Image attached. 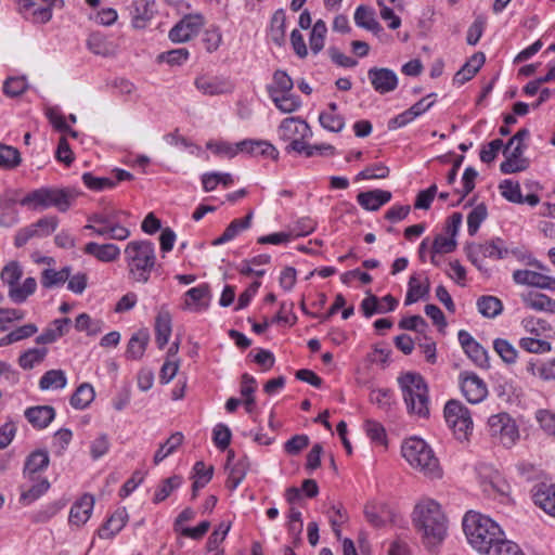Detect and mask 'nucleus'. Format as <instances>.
Wrapping results in <instances>:
<instances>
[{
    "instance_id": "1",
    "label": "nucleus",
    "mask_w": 555,
    "mask_h": 555,
    "mask_svg": "<svg viewBox=\"0 0 555 555\" xmlns=\"http://www.w3.org/2000/svg\"><path fill=\"white\" fill-rule=\"evenodd\" d=\"M468 543L486 555H525L514 542L506 540L503 530L490 517L469 511L463 518Z\"/></svg>"
},
{
    "instance_id": "2",
    "label": "nucleus",
    "mask_w": 555,
    "mask_h": 555,
    "mask_svg": "<svg viewBox=\"0 0 555 555\" xmlns=\"http://www.w3.org/2000/svg\"><path fill=\"white\" fill-rule=\"evenodd\" d=\"M413 522L422 532L427 546H435L443 541L447 534V519L440 505L434 500L418 503L413 512Z\"/></svg>"
},
{
    "instance_id": "3",
    "label": "nucleus",
    "mask_w": 555,
    "mask_h": 555,
    "mask_svg": "<svg viewBox=\"0 0 555 555\" xmlns=\"http://www.w3.org/2000/svg\"><path fill=\"white\" fill-rule=\"evenodd\" d=\"M130 276L146 283L156 262L155 247L150 241H132L125 248Z\"/></svg>"
},
{
    "instance_id": "4",
    "label": "nucleus",
    "mask_w": 555,
    "mask_h": 555,
    "mask_svg": "<svg viewBox=\"0 0 555 555\" xmlns=\"http://www.w3.org/2000/svg\"><path fill=\"white\" fill-rule=\"evenodd\" d=\"M402 455L410 465L430 478L441 476L439 461L433 449L423 439L412 437L402 444Z\"/></svg>"
},
{
    "instance_id": "5",
    "label": "nucleus",
    "mask_w": 555,
    "mask_h": 555,
    "mask_svg": "<svg viewBox=\"0 0 555 555\" xmlns=\"http://www.w3.org/2000/svg\"><path fill=\"white\" fill-rule=\"evenodd\" d=\"M403 399L410 413L421 417L429 415L428 387L422 375L408 372L398 377Z\"/></svg>"
},
{
    "instance_id": "6",
    "label": "nucleus",
    "mask_w": 555,
    "mask_h": 555,
    "mask_svg": "<svg viewBox=\"0 0 555 555\" xmlns=\"http://www.w3.org/2000/svg\"><path fill=\"white\" fill-rule=\"evenodd\" d=\"M74 199L75 194L70 190L40 188L27 193L20 201V204L30 210L42 211L50 207H55L60 211L64 212L69 208Z\"/></svg>"
},
{
    "instance_id": "7",
    "label": "nucleus",
    "mask_w": 555,
    "mask_h": 555,
    "mask_svg": "<svg viewBox=\"0 0 555 555\" xmlns=\"http://www.w3.org/2000/svg\"><path fill=\"white\" fill-rule=\"evenodd\" d=\"M444 418L459 440L467 439L473 430L469 410L457 400H450L444 406Z\"/></svg>"
},
{
    "instance_id": "8",
    "label": "nucleus",
    "mask_w": 555,
    "mask_h": 555,
    "mask_svg": "<svg viewBox=\"0 0 555 555\" xmlns=\"http://www.w3.org/2000/svg\"><path fill=\"white\" fill-rule=\"evenodd\" d=\"M488 426L491 437L505 448H512L519 438L518 427L507 413L490 416Z\"/></svg>"
},
{
    "instance_id": "9",
    "label": "nucleus",
    "mask_w": 555,
    "mask_h": 555,
    "mask_svg": "<svg viewBox=\"0 0 555 555\" xmlns=\"http://www.w3.org/2000/svg\"><path fill=\"white\" fill-rule=\"evenodd\" d=\"M507 255V249L502 246L500 238L485 244H470L467 246V257L479 270H482L485 258L502 259Z\"/></svg>"
},
{
    "instance_id": "10",
    "label": "nucleus",
    "mask_w": 555,
    "mask_h": 555,
    "mask_svg": "<svg viewBox=\"0 0 555 555\" xmlns=\"http://www.w3.org/2000/svg\"><path fill=\"white\" fill-rule=\"evenodd\" d=\"M204 23L203 15L188 14L171 28L169 39L173 42H185L201 31Z\"/></svg>"
},
{
    "instance_id": "11",
    "label": "nucleus",
    "mask_w": 555,
    "mask_h": 555,
    "mask_svg": "<svg viewBox=\"0 0 555 555\" xmlns=\"http://www.w3.org/2000/svg\"><path fill=\"white\" fill-rule=\"evenodd\" d=\"M460 385L463 396L470 403H479L488 395L486 383L475 373L462 372Z\"/></svg>"
},
{
    "instance_id": "12",
    "label": "nucleus",
    "mask_w": 555,
    "mask_h": 555,
    "mask_svg": "<svg viewBox=\"0 0 555 555\" xmlns=\"http://www.w3.org/2000/svg\"><path fill=\"white\" fill-rule=\"evenodd\" d=\"M367 78L373 89L379 94L392 92L398 87L397 74L386 67H372L367 70Z\"/></svg>"
},
{
    "instance_id": "13",
    "label": "nucleus",
    "mask_w": 555,
    "mask_h": 555,
    "mask_svg": "<svg viewBox=\"0 0 555 555\" xmlns=\"http://www.w3.org/2000/svg\"><path fill=\"white\" fill-rule=\"evenodd\" d=\"M457 337L464 352L477 366L481 369L490 366L487 350L468 332L461 330Z\"/></svg>"
},
{
    "instance_id": "14",
    "label": "nucleus",
    "mask_w": 555,
    "mask_h": 555,
    "mask_svg": "<svg viewBox=\"0 0 555 555\" xmlns=\"http://www.w3.org/2000/svg\"><path fill=\"white\" fill-rule=\"evenodd\" d=\"M513 280L516 284L519 285H528L555 292V278H552L542 272L531 270H516L513 273Z\"/></svg>"
},
{
    "instance_id": "15",
    "label": "nucleus",
    "mask_w": 555,
    "mask_h": 555,
    "mask_svg": "<svg viewBox=\"0 0 555 555\" xmlns=\"http://www.w3.org/2000/svg\"><path fill=\"white\" fill-rule=\"evenodd\" d=\"M195 87L205 95H219L233 90L232 82L223 77L203 75L195 79Z\"/></svg>"
},
{
    "instance_id": "16",
    "label": "nucleus",
    "mask_w": 555,
    "mask_h": 555,
    "mask_svg": "<svg viewBox=\"0 0 555 555\" xmlns=\"http://www.w3.org/2000/svg\"><path fill=\"white\" fill-rule=\"evenodd\" d=\"M57 0H20L21 7L31 16L33 22L46 24L52 17V7Z\"/></svg>"
},
{
    "instance_id": "17",
    "label": "nucleus",
    "mask_w": 555,
    "mask_h": 555,
    "mask_svg": "<svg viewBox=\"0 0 555 555\" xmlns=\"http://www.w3.org/2000/svg\"><path fill=\"white\" fill-rule=\"evenodd\" d=\"M279 135L282 140L292 142L298 137L310 138L312 131L309 125L295 117L285 118L279 127Z\"/></svg>"
},
{
    "instance_id": "18",
    "label": "nucleus",
    "mask_w": 555,
    "mask_h": 555,
    "mask_svg": "<svg viewBox=\"0 0 555 555\" xmlns=\"http://www.w3.org/2000/svg\"><path fill=\"white\" fill-rule=\"evenodd\" d=\"M50 456L47 450H35L25 460L23 474L30 481H35L39 474L48 468Z\"/></svg>"
},
{
    "instance_id": "19",
    "label": "nucleus",
    "mask_w": 555,
    "mask_h": 555,
    "mask_svg": "<svg viewBox=\"0 0 555 555\" xmlns=\"http://www.w3.org/2000/svg\"><path fill=\"white\" fill-rule=\"evenodd\" d=\"M154 0H135L130 8L131 24L137 29H143L154 17Z\"/></svg>"
},
{
    "instance_id": "20",
    "label": "nucleus",
    "mask_w": 555,
    "mask_h": 555,
    "mask_svg": "<svg viewBox=\"0 0 555 555\" xmlns=\"http://www.w3.org/2000/svg\"><path fill=\"white\" fill-rule=\"evenodd\" d=\"M398 306V300L391 295H386L378 299L375 295H370L361 302V309L366 318L375 313H386L393 311Z\"/></svg>"
},
{
    "instance_id": "21",
    "label": "nucleus",
    "mask_w": 555,
    "mask_h": 555,
    "mask_svg": "<svg viewBox=\"0 0 555 555\" xmlns=\"http://www.w3.org/2000/svg\"><path fill=\"white\" fill-rule=\"evenodd\" d=\"M391 192L389 191L375 189L359 193L357 202L365 210L375 211L387 204L391 199Z\"/></svg>"
},
{
    "instance_id": "22",
    "label": "nucleus",
    "mask_w": 555,
    "mask_h": 555,
    "mask_svg": "<svg viewBox=\"0 0 555 555\" xmlns=\"http://www.w3.org/2000/svg\"><path fill=\"white\" fill-rule=\"evenodd\" d=\"M83 253L102 262H113L120 256L119 247L113 243L98 244L90 242L85 245Z\"/></svg>"
},
{
    "instance_id": "23",
    "label": "nucleus",
    "mask_w": 555,
    "mask_h": 555,
    "mask_svg": "<svg viewBox=\"0 0 555 555\" xmlns=\"http://www.w3.org/2000/svg\"><path fill=\"white\" fill-rule=\"evenodd\" d=\"M306 138L298 137L297 139L289 142L286 146V152H296L298 154H304L306 157H312L317 154L326 155L334 154L335 147L330 144H319V145H309L305 142Z\"/></svg>"
},
{
    "instance_id": "24",
    "label": "nucleus",
    "mask_w": 555,
    "mask_h": 555,
    "mask_svg": "<svg viewBox=\"0 0 555 555\" xmlns=\"http://www.w3.org/2000/svg\"><path fill=\"white\" fill-rule=\"evenodd\" d=\"M24 414L33 427L42 429L54 420L55 410L50 405H37L26 409Z\"/></svg>"
},
{
    "instance_id": "25",
    "label": "nucleus",
    "mask_w": 555,
    "mask_h": 555,
    "mask_svg": "<svg viewBox=\"0 0 555 555\" xmlns=\"http://www.w3.org/2000/svg\"><path fill=\"white\" fill-rule=\"evenodd\" d=\"M94 505V499L90 494H85L70 508L69 522L81 526L88 521Z\"/></svg>"
},
{
    "instance_id": "26",
    "label": "nucleus",
    "mask_w": 555,
    "mask_h": 555,
    "mask_svg": "<svg viewBox=\"0 0 555 555\" xmlns=\"http://www.w3.org/2000/svg\"><path fill=\"white\" fill-rule=\"evenodd\" d=\"M171 331V314L165 307H162L155 319V336L159 349L167 345Z\"/></svg>"
},
{
    "instance_id": "27",
    "label": "nucleus",
    "mask_w": 555,
    "mask_h": 555,
    "mask_svg": "<svg viewBox=\"0 0 555 555\" xmlns=\"http://www.w3.org/2000/svg\"><path fill=\"white\" fill-rule=\"evenodd\" d=\"M240 152H246L251 155H262L276 159L279 156L278 150L268 141L264 140H244L237 143Z\"/></svg>"
},
{
    "instance_id": "28",
    "label": "nucleus",
    "mask_w": 555,
    "mask_h": 555,
    "mask_svg": "<svg viewBox=\"0 0 555 555\" xmlns=\"http://www.w3.org/2000/svg\"><path fill=\"white\" fill-rule=\"evenodd\" d=\"M485 54L482 52H476L454 75L453 81L459 85H464L478 73L480 67L485 64Z\"/></svg>"
},
{
    "instance_id": "29",
    "label": "nucleus",
    "mask_w": 555,
    "mask_h": 555,
    "mask_svg": "<svg viewBox=\"0 0 555 555\" xmlns=\"http://www.w3.org/2000/svg\"><path fill=\"white\" fill-rule=\"evenodd\" d=\"M127 512L125 508L117 509L98 530L101 539H112L118 533L127 521Z\"/></svg>"
},
{
    "instance_id": "30",
    "label": "nucleus",
    "mask_w": 555,
    "mask_h": 555,
    "mask_svg": "<svg viewBox=\"0 0 555 555\" xmlns=\"http://www.w3.org/2000/svg\"><path fill=\"white\" fill-rule=\"evenodd\" d=\"M253 219V211H249L245 218L234 219L224 230V232L212 242V245L218 246L235 238L242 231L250 227Z\"/></svg>"
},
{
    "instance_id": "31",
    "label": "nucleus",
    "mask_w": 555,
    "mask_h": 555,
    "mask_svg": "<svg viewBox=\"0 0 555 555\" xmlns=\"http://www.w3.org/2000/svg\"><path fill=\"white\" fill-rule=\"evenodd\" d=\"M534 503L555 517V485H541L533 494Z\"/></svg>"
},
{
    "instance_id": "32",
    "label": "nucleus",
    "mask_w": 555,
    "mask_h": 555,
    "mask_svg": "<svg viewBox=\"0 0 555 555\" xmlns=\"http://www.w3.org/2000/svg\"><path fill=\"white\" fill-rule=\"evenodd\" d=\"M149 341L150 334L147 330L138 331L128 341L126 357L132 360L141 359L146 350Z\"/></svg>"
},
{
    "instance_id": "33",
    "label": "nucleus",
    "mask_w": 555,
    "mask_h": 555,
    "mask_svg": "<svg viewBox=\"0 0 555 555\" xmlns=\"http://www.w3.org/2000/svg\"><path fill=\"white\" fill-rule=\"evenodd\" d=\"M16 201L8 195L0 196V224L10 228L20 221Z\"/></svg>"
},
{
    "instance_id": "34",
    "label": "nucleus",
    "mask_w": 555,
    "mask_h": 555,
    "mask_svg": "<svg viewBox=\"0 0 555 555\" xmlns=\"http://www.w3.org/2000/svg\"><path fill=\"white\" fill-rule=\"evenodd\" d=\"M354 23L357 26L373 33L383 30L380 24L375 18L374 10L366 5H359L354 12Z\"/></svg>"
},
{
    "instance_id": "35",
    "label": "nucleus",
    "mask_w": 555,
    "mask_h": 555,
    "mask_svg": "<svg viewBox=\"0 0 555 555\" xmlns=\"http://www.w3.org/2000/svg\"><path fill=\"white\" fill-rule=\"evenodd\" d=\"M37 282L34 278H27L22 285H14L9 288V298L14 304H23L36 292Z\"/></svg>"
},
{
    "instance_id": "36",
    "label": "nucleus",
    "mask_w": 555,
    "mask_h": 555,
    "mask_svg": "<svg viewBox=\"0 0 555 555\" xmlns=\"http://www.w3.org/2000/svg\"><path fill=\"white\" fill-rule=\"evenodd\" d=\"M95 392L89 383H83L78 386L70 398L73 408L83 410L94 400Z\"/></svg>"
},
{
    "instance_id": "37",
    "label": "nucleus",
    "mask_w": 555,
    "mask_h": 555,
    "mask_svg": "<svg viewBox=\"0 0 555 555\" xmlns=\"http://www.w3.org/2000/svg\"><path fill=\"white\" fill-rule=\"evenodd\" d=\"M285 22L286 15L284 10H276L271 18L270 27V38L276 46H282L285 41Z\"/></svg>"
},
{
    "instance_id": "38",
    "label": "nucleus",
    "mask_w": 555,
    "mask_h": 555,
    "mask_svg": "<svg viewBox=\"0 0 555 555\" xmlns=\"http://www.w3.org/2000/svg\"><path fill=\"white\" fill-rule=\"evenodd\" d=\"M271 99L275 106L283 113L296 112L301 106L299 96L292 92L276 94L275 91L271 90Z\"/></svg>"
},
{
    "instance_id": "39",
    "label": "nucleus",
    "mask_w": 555,
    "mask_h": 555,
    "mask_svg": "<svg viewBox=\"0 0 555 555\" xmlns=\"http://www.w3.org/2000/svg\"><path fill=\"white\" fill-rule=\"evenodd\" d=\"M67 384V378L62 370L47 371L39 380V387L42 390L63 389Z\"/></svg>"
},
{
    "instance_id": "40",
    "label": "nucleus",
    "mask_w": 555,
    "mask_h": 555,
    "mask_svg": "<svg viewBox=\"0 0 555 555\" xmlns=\"http://www.w3.org/2000/svg\"><path fill=\"white\" fill-rule=\"evenodd\" d=\"M33 485L24 489L21 494V502L30 504L46 493L50 488V482L47 478L37 477Z\"/></svg>"
},
{
    "instance_id": "41",
    "label": "nucleus",
    "mask_w": 555,
    "mask_h": 555,
    "mask_svg": "<svg viewBox=\"0 0 555 555\" xmlns=\"http://www.w3.org/2000/svg\"><path fill=\"white\" fill-rule=\"evenodd\" d=\"M183 442V435L179 431L172 434L165 443L160 444L159 449L154 455V464L158 465L167 456L172 454Z\"/></svg>"
},
{
    "instance_id": "42",
    "label": "nucleus",
    "mask_w": 555,
    "mask_h": 555,
    "mask_svg": "<svg viewBox=\"0 0 555 555\" xmlns=\"http://www.w3.org/2000/svg\"><path fill=\"white\" fill-rule=\"evenodd\" d=\"M70 272L72 269L69 267H64L60 271L44 269L41 275V285L46 288L61 285L69 279Z\"/></svg>"
},
{
    "instance_id": "43",
    "label": "nucleus",
    "mask_w": 555,
    "mask_h": 555,
    "mask_svg": "<svg viewBox=\"0 0 555 555\" xmlns=\"http://www.w3.org/2000/svg\"><path fill=\"white\" fill-rule=\"evenodd\" d=\"M524 301L527 307L533 310L555 313V300L544 294H529L524 297Z\"/></svg>"
},
{
    "instance_id": "44",
    "label": "nucleus",
    "mask_w": 555,
    "mask_h": 555,
    "mask_svg": "<svg viewBox=\"0 0 555 555\" xmlns=\"http://www.w3.org/2000/svg\"><path fill=\"white\" fill-rule=\"evenodd\" d=\"M481 486L483 492L488 495H505L509 489V486L498 472L491 474L488 479H483Z\"/></svg>"
},
{
    "instance_id": "45",
    "label": "nucleus",
    "mask_w": 555,
    "mask_h": 555,
    "mask_svg": "<svg viewBox=\"0 0 555 555\" xmlns=\"http://www.w3.org/2000/svg\"><path fill=\"white\" fill-rule=\"evenodd\" d=\"M209 296V286L207 284H202L196 287L189 289L185 293L184 306L183 309H192V305H196L195 310L198 311L203 308H206L207 305H202L201 301Z\"/></svg>"
},
{
    "instance_id": "46",
    "label": "nucleus",
    "mask_w": 555,
    "mask_h": 555,
    "mask_svg": "<svg viewBox=\"0 0 555 555\" xmlns=\"http://www.w3.org/2000/svg\"><path fill=\"white\" fill-rule=\"evenodd\" d=\"M478 311L486 318H495L503 310L502 301L494 296H481L477 300Z\"/></svg>"
},
{
    "instance_id": "47",
    "label": "nucleus",
    "mask_w": 555,
    "mask_h": 555,
    "mask_svg": "<svg viewBox=\"0 0 555 555\" xmlns=\"http://www.w3.org/2000/svg\"><path fill=\"white\" fill-rule=\"evenodd\" d=\"M103 322L93 320L88 313H80L75 321V328L79 332H87L89 336H95L101 333Z\"/></svg>"
},
{
    "instance_id": "48",
    "label": "nucleus",
    "mask_w": 555,
    "mask_h": 555,
    "mask_svg": "<svg viewBox=\"0 0 555 555\" xmlns=\"http://www.w3.org/2000/svg\"><path fill=\"white\" fill-rule=\"evenodd\" d=\"M182 483V477L175 475L169 478H166L162 481L160 486L156 490L153 502L159 503L166 500L173 490L179 488Z\"/></svg>"
},
{
    "instance_id": "49",
    "label": "nucleus",
    "mask_w": 555,
    "mask_h": 555,
    "mask_svg": "<svg viewBox=\"0 0 555 555\" xmlns=\"http://www.w3.org/2000/svg\"><path fill=\"white\" fill-rule=\"evenodd\" d=\"M429 292V283L426 281L425 285H422L415 275H412L409 280V288L405 297V305L416 302L418 299L424 298Z\"/></svg>"
},
{
    "instance_id": "50",
    "label": "nucleus",
    "mask_w": 555,
    "mask_h": 555,
    "mask_svg": "<svg viewBox=\"0 0 555 555\" xmlns=\"http://www.w3.org/2000/svg\"><path fill=\"white\" fill-rule=\"evenodd\" d=\"M21 162L22 158L17 149L0 144V168L12 169L17 167Z\"/></svg>"
},
{
    "instance_id": "51",
    "label": "nucleus",
    "mask_w": 555,
    "mask_h": 555,
    "mask_svg": "<svg viewBox=\"0 0 555 555\" xmlns=\"http://www.w3.org/2000/svg\"><path fill=\"white\" fill-rule=\"evenodd\" d=\"M47 348H31L22 353L18 358V364L24 370H30L40 363L47 356Z\"/></svg>"
},
{
    "instance_id": "52",
    "label": "nucleus",
    "mask_w": 555,
    "mask_h": 555,
    "mask_svg": "<svg viewBox=\"0 0 555 555\" xmlns=\"http://www.w3.org/2000/svg\"><path fill=\"white\" fill-rule=\"evenodd\" d=\"M493 349L506 364H514L517 360V350L506 339L496 338L493 341Z\"/></svg>"
},
{
    "instance_id": "53",
    "label": "nucleus",
    "mask_w": 555,
    "mask_h": 555,
    "mask_svg": "<svg viewBox=\"0 0 555 555\" xmlns=\"http://www.w3.org/2000/svg\"><path fill=\"white\" fill-rule=\"evenodd\" d=\"M326 31L327 28L325 22L318 20L312 27L309 39L310 48L313 53L317 54L323 49Z\"/></svg>"
},
{
    "instance_id": "54",
    "label": "nucleus",
    "mask_w": 555,
    "mask_h": 555,
    "mask_svg": "<svg viewBox=\"0 0 555 555\" xmlns=\"http://www.w3.org/2000/svg\"><path fill=\"white\" fill-rule=\"evenodd\" d=\"M499 189L501 190L502 196L511 203L524 204V196L520 192V185L518 182L512 180H503Z\"/></svg>"
},
{
    "instance_id": "55",
    "label": "nucleus",
    "mask_w": 555,
    "mask_h": 555,
    "mask_svg": "<svg viewBox=\"0 0 555 555\" xmlns=\"http://www.w3.org/2000/svg\"><path fill=\"white\" fill-rule=\"evenodd\" d=\"M23 275V270L17 261L7 263L1 270V281L10 287L17 284Z\"/></svg>"
},
{
    "instance_id": "56",
    "label": "nucleus",
    "mask_w": 555,
    "mask_h": 555,
    "mask_svg": "<svg viewBox=\"0 0 555 555\" xmlns=\"http://www.w3.org/2000/svg\"><path fill=\"white\" fill-rule=\"evenodd\" d=\"M487 207L485 204L477 205L467 216V231L469 235H475L480 224L487 218Z\"/></svg>"
},
{
    "instance_id": "57",
    "label": "nucleus",
    "mask_w": 555,
    "mask_h": 555,
    "mask_svg": "<svg viewBox=\"0 0 555 555\" xmlns=\"http://www.w3.org/2000/svg\"><path fill=\"white\" fill-rule=\"evenodd\" d=\"M82 181L88 189L96 192L116 186V182L113 179L106 177H94L90 172L82 175Z\"/></svg>"
},
{
    "instance_id": "58",
    "label": "nucleus",
    "mask_w": 555,
    "mask_h": 555,
    "mask_svg": "<svg viewBox=\"0 0 555 555\" xmlns=\"http://www.w3.org/2000/svg\"><path fill=\"white\" fill-rule=\"evenodd\" d=\"M126 216L128 217L129 214L125 210H106L104 212L100 214H93L88 218L89 222H92L94 224H109L113 225L114 223H117L120 221V217Z\"/></svg>"
},
{
    "instance_id": "59",
    "label": "nucleus",
    "mask_w": 555,
    "mask_h": 555,
    "mask_svg": "<svg viewBox=\"0 0 555 555\" xmlns=\"http://www.w3.org/2000/svg\"><path fill=\"white\" fill-rule=\"evenodd\" d=\"M274 86L268 88V92L271 95V90L275 91L276 94L288 93L292 91L294 83L292 78L283 70H276L273 75Z\"/></svg>"
},
{
    "instance_id": "60",
    "label": "nucleus",
    "mask_w": 555,
    "mask_h": 555,
    "mask_svg": "<svg viewBox=\"0 0 555 555\" xmlns=\"http://www.w3.org/2000/svg\"><path fill=\"white\" fill-rule=\"evenodd\" d=\"M231 430L230 428L220 423L217 424L212 430V440L218 449L224 451L231 442Z\"/></svg>"
},
{
    "instance_id": "61",
    "label": "nucleus",
    "mask_w": 555,
    "mask_h": 555,
    "mask_svg": "<svg viewBox=\"0 0 555 555\" xmlns=\"http://www.w3.org/2000/svg\"><path fill=\"white\" fill-rule=\"evenodd\" d=\"M319 120L323 128L332 132H339L345 127V119L338 114L321 113Z\"/></svg>"
},
{
    "instance_id": "62",
    "label": "nucleus",
    "mask_w": 555,
    "mask_h": 555,
    "mask_svg": "<svg viewBox=\"0 0 555 555\" xmlns=\"http://www.w3.org/2000/svg\"><path fill=\"white\" fill-rule=\"evenodd\" d=\"M519 346L532 353H544L551 350V343L533 337H525L519 340Z\"/></svg>"
},
{
    "instance_id": "63",
    "label": "nucleus",
    "mask_w": 555,
    "mask_h": 555,
    "mask_svg": "<svg viewBox=\"0 0 555 555\" xmlns=\"http://www.w3.org/2000/svg\"><path fill=\"white\" fill-rule=\"evenodd\" d=\"M504 156H505V160L502 162L500 165V170L504 175L524 171L529 166V162L527 158H513L508 155H504Z\"/></svg>"
},
{
    "instance_id": "64",
    "label": "nucleus",
    "mask_w": 555,
    "mask_h": 555,
    "mask_svg": "<svg viewBox=\"0 0 555 555\" xmlns=\"http://www.w3.org/2000/svg\"><path fill=\"white\" fill-rule=\"evenodd\" d=\"M535 420L546 434L555 436V413L540 409L535 412Z\"/></svg>"
}]
</instances>
